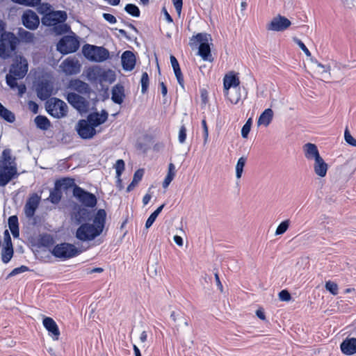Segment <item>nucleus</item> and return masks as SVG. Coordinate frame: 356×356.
Returning a JSON list of instances; mask_svg holds the SVG:
<instances>
[{"label": "nucleus", "instance_id": "50", "mask_svg": "<svg viewBox=\"0 0 356 356\" xmlns=\"http://www.w3.org/2000/svg\"><path fill=\"white\" fill-rule=\"evenodd\" d=\"M344 138L347 143L349 145L356 147V139H355L350 134L348 128L346 129L344 132Z\"/></svg>", "mask_w": 356, "mask_h": 356}, {"label": "nucleus", "instance_id": "4", "mask_svg": "<svg viewBox=\"0 0 356 356\" xmlns=\"http://www.w3.org/2000/svg\"><path fill=\"white\" fill-rule=\"evenodd\" d=\"M17 174V168L12 159L10 151L3 150L0 161V186H6Z\"/></svg>", "mask_w": 356, "mask_h": 356}, {"label": "nucleus", "instance_id": "46", "mask_svg": "<svg viewBox=\"0 0 356 356\" xmlns=\"http://www.w3.org/2000/svg\"><path fill=\"white\" fill-rule=\"evenodd\" d=\"M141 92L145 93L149 86V76L147 72H143L141 76Z\"/></svg>", "mask_w": 356, "mask_h": 356}, {"label": "nucleus", "instance_id": "40", "mask_svg": "<svg viewBox=\"0 0 356 356\" xmlns=\"http://www.w3.org/2000/svg\"><path fill=\"white\" fill-rule=\"evenodd\" d=\"M246 163V158L242 156L238 159L236 165V177L238 179H241L243 172V168Z\"/></svg>", "mask_w": 356, "mask_h": 356}, {"label": "nucleus", "instance_id": "38", "mask_svg": "<svg viewBox=\"0 0 356 356\" xmlns=\"http://www.w3.org/2000/svg\"><path fill=\"white\" fill-rule=\"evenodd\" d=\"M0 116L9 122H13L15 120V115L6 108L1 103H0Z\"/></svg>", "mask_w": 356, "mask_h": 356}, {"label": "nucleus", "instance_id": "44", "mask_svg": "<svg viewBox=\"0 0 356 356\" xmlns=\"http://www.w3.org/2000/svg\"><path fill=\"white\" fill-rule=\"evenodd\" d=\"M13 2L19 3L20 5L34 7L38 6L41 3V0H11Z\"/></svg>", "mask_w": 356, "mask_h": 356}, {"label": "nucleus", "instance_id": "24", "mask_svg": "<svg viewBox=\"0 0 356 356\" xmlns=\"http://www.w3.org/2000/svg\"><path fill=\"white\" fill-rule=\"evenodd\" d=\"M303 150L305 156L308 160L315 161L316 159L321 157L316 145L313 143H306L303 146Z\"/></svg>", "mask_w": 356, "mask_h": 356}, {"label": "nucleus", "instance_id": "27", "mask_svg": "<svg viewBox=\"0 0 356 356\" xmlns=\"http://www.w3.org/2000/svg\"><path fill=\"white\" fill-rule=\"evenodd\" d=\"M102 70V67L97 65L88 67L85 71L86 76L88 80L90 82L98 83L100 78Z\"/></svg>", "mask_w": 356, "mask_h": 356}, {"label": "nucleus", "instance_id": "59", "mask_svg": "<svg viewBox=\"0 0 356 356\" xmlns=\"http://www.w3.org/2000/svg\"><path fill=\"white\" fill-rule=\"evenodd\" d=\"M28 106H29V110L31 111L33 113H38V106L35 102H34L33 101H29Z\"/></svg>", "mask_w": 356, "mask_h": 356}, {"label": "nucleus", "instance_id": "22", "mask_svg": "<svg viewBox=\"0 0 356 356\" xmlns=\"http://www.w3.org/2000/svg\"><path fill=\"white\" fill-rule=\"evenodd\" d=\"M122 64L123 69L127 71L132 70L136 65V57L131 51H125L122 55Z\"/></svg>", "mask_w": 356, "mask_h": 356}, {"label": "nucleus", "instance_id": "53", "mask_svg": "<svg viewBox=\"0 0 356 356\" xmlns=\"http://www.w3.org/2000/svg\"><path fill=\"white\" fill-rule=\"evenodd\" d=\"M28 270H29L28 267H26L25 266H22L20 267L14 268L9 274V276H14L17 274L24 273V272L27 271Z\"/></svg>", "mask_w": 356, "mask_h": 356}, {"label": "nucleus", "instance_id": "8", "mask_svg": "<svg viewBox=\"0 0 356 356\" xmlns=\"http://www.w3.org/2000/svg\"><path fill=\"white\" fill-rule=\"evenodd\" d=\"M47 110L53 117L60 118L67 115V106L63 101L52 98L47 103Z\"/></svg>", "mask_w": 356, "mask_h": 356}, {"label": "nucleus", "instance_id": "25", "mask_svg": "<svg viewBox=\"0 0 356 356\" xmlns=\"http://www.w3.org/2000/svg\"><path fill=\"white\" fill-rule=\"evenodd\" d=\"M52 86L48 82H42L37 88V94L40 99L45 100L52 94Z\"/></svg>", "mask_w": 356, "mask_h": 356}, {"label": "nucleus", "instance_id": "9", "mask_svg": "<svg viewBox=\"0 0 356 356\" xmlns=\"http://www.w3.org/2000/svg\"><path fill=\"white\" fill-rule=\"evenodd\" d=\"M79 47V42L74 35L64 36L57 44V50L63 54L76 51Z\"/></svg>", "mask_w": 356, "mask_h": 356}, {"label": "nucleus", "instance_id": "13", "mask_svg": "<svg viewBox=\"0 0 356 356\" xmlns=\"http://www.w3.org/2000/svg\"><path fill=\"white\" fill-rule=\"evenodd\" d=\"M76 129L78 134L83 139H90L93 138L97 132L100 131L96 130L88 120H79Z\"/></svg>", "mask_w": 356, "mask_h": 356}, {"label": "nucleus", "instance_id": "2", "mask_svg": "<svg viewBox=\"0 0 356 356\" xmlns=\"http://www.w3.org/2000/svg\"><path fill=\"white\" fill-rule=\"evenodd\" d=\"M211 36L205 33H197L190 39V45L192 48L198 47L197 54L204 61L213 60L211 53Z\"/></svg>", "mask_w": 356, "mask_h": 356}, {"label": "nucleus", "instance_id": "28", "mask_svg": "<svg viewBox=\"0 0 356 356\" xmlns=\"http://www.w3.org/2000/svg\"><path fill=\"white\" fill-rule=\"evenodd\" d=\"M124 87L120 84L115 85L112 89V100L118 104L123 102L124 98Z\"/></svg>", "mask_w": 356, "mask_h": 356}, {"label": "nucleus", "instance_id": "20", "mask_svg": "<svg viewBox=\"0 0 356 356\" xmlns=\"http://www.w3.org/2000/svg\"><path fill=\"white\" fill-rule=\"evenodd\" d=\"M40 203V197L34 194L29 197L24 207V213L26 217L31 218L34 214Z\"/></svg>", "mask_w": 356, "mask_h": 356}, {"label": "nucleus", "instance_id": "47", "mask_svg": "<svg viewBox=\"0 0 356 356\" xmlns=\"http://www.w3.org/2000/svg\"><path fill=\"white\" fill-rule=\"evenodd\" d=\"M325 289L330 291L332 295L338 294V286L332 281H327L325 283Z\"/></svg>", "mask_w": 356, "mask_h": 356}, {"label": "nucleus", "instance_id": "16", "mask_svg": "<svg viewBox=\"0 0 356 356\" xmlns=\"http://www.w3.org/2000/svg\"><path fill=\"white\" fill-rule=\"evenodd\" d=\"M67 99L68 102L79 111H83L87 108V101L83 97L74 92L67 94Z\"/></svg>", "mask_w": 356, "mask_h": 356}, {"label": "nucleus", "instance_id": "45", "mask_svg": "<svg viewBox=\"0 0 356 356\" xmlns=\"http://www.w3.org/2000/svg\"><path fill=\"white\" fill-rule=\"evenodd\" d=\"M115 169L116 172V177L118 179V181H120L122 173L124 170V161L122 159H118L115 164Z\"/></svg>", "mask_w": 356, "mask_h": 356}, {"label": "nucleus", "instance_id": "48", "mask_svg": "<svg viewBox=\"0 0 356 356\" xmlns=\"http://www.w3.org/2000/svg\"><path fill=\"white\" fill-rule=\"evenodd\" d=\"M289 221L288 220L282 222L275 231V235H281L284 234L288 229Z\"/></svg>", "mask_w": 356, "mask_h": 356}, {"label": "nucleus", "instance_id": "35", "mask_svg": "<svg viewBox=\"0 0 356 356\" xmlns=\"http://www.w3.org/2000/svg\"><path fill=\"white\" fill-rule=\"evenodd\" d=\"M8 226L14 237H18V219L16 216H12L8 218Z\"/></svg>", "mask_w": 356, "mask_h": 356}, {"label": "nucleus", "instance_id": "37", "mask_svg": "<svg viewBox=\"0 0 356 356\" xmlns=\"http://www.w3.org/2000/svg\"><path fill=\"white\" fill-rule=\"evenodd\" d=\"M170 318L177 323L176 327L180 326L181 323H183L186 326L188 325V321L179 312H172L170 314Z\"/></svg>", "mask_w": 356, "mask_h": 356}, {"label": "nucleus", "instance_id": "43", "mask_svg": "<svg viewBox=\"0 0 356 356\" xmlns=\"http://www.w3.org/2000/svg\"><path fill=\"white\" fill-rule=\"evenodd\" d=\"M124 10L127 13H128L129 15H132L135 17H138L140 16V10L139 8L134 4L129 3L127 4Z\"/></svg>", "mask_w": 356, "mask_h": 356}, {"label": "nucleus", "instance_id": "31", "mask_svg": "<svg viewBox=\"0 0 356 356\" xmlns=\"http://www.w3.org/2000/svg\"><path fill=\"white\" fill-rule=\"evenodd\" d=\"M273 118V111L271 108H266L259 116L257 124L267 127L270 124Z\"/></svg>", "mask_w": 356, "mask_h": 356}, {"label": "nucleus", "instance_id": "21", "mask_svg": "<svg viewBox=\"0 0 356 356\" xmlns=\"http://www.w3.org/2000/svg\"><path fill=\"white\" fill-rule=\"evenodd\" d=\"M341 352L346 355L356 353V338H346L340 345Z\"/></svg>", "mask_w": 356, "mask_h": 356}, {"label": "nucleus", "instance_id": "33", "mask_svg": "<svg viewBox=\"0 0 356 356\" xmlns=\"http://www.w3.org/2000/svg\"><path fill=\"white\" fill-rule=\"evenodd\" d=\"M13 255V248L12 243H4L1 250V260L3 263H8Z\"/></svg>", "mask_w": 356, "mask_h": 356}, {"label": "nucleus", "instance_id": "11", "mask_svg": "<svg viewBox=\"0 0 356 356\" xmlns=\"http://www.w3.org/2000/svg\"><path fill=\"white\" fill-rule=\"evenodd\" d=\"M73 195L85 207L92 208L97 204L96 196L79 186L74 187Z\"/></svg>", "mask_w": 356, "mask_h": 356}, {"label": "nucleus", "instance_id": "62", "mask_svg": "<svg viewBox=\"0 0 356 356\" xmlns=\"http://www.w3.org/2000/svg\"><path fill=\"white\" fill-rule=\"evenodd\" d=\"M163 13V15L165 16V20L168 22V23H172L173 22L172 20V18L171 17V16L170 15V14L168 13V12L167 11V10L165 9V8H163V10H162Z\"/></svg>", "mask_w": 356, "mask_h": 356}, {"label": "nucleus", "instance_id": "57", "mask_svg": "<svg viewBox=\"0 0 356 356\" xmlns=\"http://www.w3.org/2000/svg\"><path fill=\"white\" fill-rule=\"evenodd\" d=\"M170 63L173 68L174 72L181 70L179 63L174 56H170Z\"/></svg>", "mask_w": 356, "mask_h": 356}, {"label": "nucleus", "instance_id": "19", "mask_svg": "<svg viewBox=\"0 0 356 356\" xmlns=\"http://www.w3.org/2000/svg\"><path fill=\"white\" fill-rule=\"evenodd\" d=\"M108 114L105 110H102L100 113L92 112L90 113L87 119L88 122L95 127H97L104 124L108 119Z\"/></svg>", "mask_w": 356, "mask_h": 356}, {"label": "nucleus", "instance_id": "14", "mask_svg": "<svg viewBox=\"0 0 356 356\" xmlns=\"http://www.w3.org/2000/svg\"><path fill=\"white\" fill-rule=\"evenodd\" d=\"M23 25L30 30H35L40 24L38 15L31 10H26L22 16Z\"/></svg>", "mask_w": 356, "mask_h": 356}, {"label": "nucleus", "instance_id": "32", "mask_svg": "<svg viewBox=\"0 0 356 356\" xmlns=\"http://www.w3.org/2000/svg\"><path fill=\"white\" fill-rule=\"evenodd\" d=\"M115 80V73L111 70H106L102 68L100 78L99 80V83H112Z\"/></svg>", "mask_w": 356, "mask_h": 356}, {"label": "nucleus", "instance_id": "5", "mask_svg": "<svg viewBox=\"0 0 356 356\" xmlns=\"http://www.w3.org/2000/svg\"><path fill=\"white\" fill-rule=\"evenodd\" d=\"M67 19V14L65 11H53L46 14L42 18V23L48 26H54L55 31L61 34L67 31V26L63 23Z\"/></svg>", "mask_w": 356, "mask_h": 356}, {"label": "nucleus", "instance_id": "15", "mask_svg": "<svg viewBox=\"0 0 356 356\" xmlns=\"http://www.w3.org/2000/svg\"><path fill=\"white\" fill-rule=\"evenodd\" d=\"M291 24V22L286 17L277 15L271 20L267 29L274 31H283L288 29Z\"/></svg>", "mask_w": 356, "mask_h": 356}, {"label": "nucleus", "instance_id": "12", "mask_svg": "<svg viewBox=\"0 0 356 356\" xmlns=\"http://www.w3.org/2000/svg\"><path fill=\"white\" fill-rule=\"evenodd\" d=\"M81 64L74 56H70L64 60L60 65L62 72L66 75L76 74L81 71Z\"/></svg>", "mask_w": 356, "mask_h": 356}, {"label": "nucleus", "instance_id": "41", "mask_svg": "<svg viewBox=\"0 0 356 356\" xmlns=\"http://www.w3.org/2000/svg\"><path fill=\"white\" fill-rule=\"evenodd\" d=\"M62 197L61 192L60 189L55 186V189L50 192L49 197H48V200L53 204H57L59 202Z\"/></svg>", "mask_w": 356, "mask_h": 356}, {"label": "nucleus", "instance_id": "52", "mask_svg": "<svg viewBox=\"0 0 356 356\" xmlns=\"http://www.w3.org/2000/svg\"><path fill=\"white\" fill-rule=\"evenodd\" d=\"M315 63L316 64L317 67L319 68L318 72L322 74H330V67L329 65H324L318 61H315Z\"/></svg>", "mask_w": 356, "mask_h": 356}, {"label": "nucleus", "instance_id": "39", "mask_svg": "<svg viewBox=\"0 0 356 356\" xmlns=\"http://www.w3.org/2000/svg\"><path fill=\"white\" fill-rule=\"evenodd\" d=\"M35 122L37 127L41 129L47 130L50 127L49 120L42 115H38L35 118Z\"/></svg>", "mask_w": 356, "mask_h": 356}, {"label": "nucleus", "instance_id": "1", "mask_svg": "<svg viewBox=\"0 0 356 356\" xmlns=\"http://www.w3.org/2000/svg\"><path fill=\"white\" fill-rule=\"evenodd\" d=\"M106 213L104 209H99L95 215L93 223H83L76 230V237L81 241L95 239L103 232Z\"/></svg>", "mask_w": 356, "mask_h": 356}, {"label": "nucleus", "instance_id": "30", "mask_svg": "<svg viewBox=\"0 0 356 356\" xmlns=\"http://www.w3.org/2000/svg\"><path fill=\"white\" fill-rule=\"evenodd\" d=\"M69 88L81 93H87L90 90L88 85L79 79L71 80Z\"/></svg>", "mask_w": 356, "mask_h": 356}, {"label": "nucleus", "instance_id": "7", "mask_svg": "<svg viewBox=\"0 0 356 356\" xmlns=\"http://www.w3.org/2000/svg\"><path fill=\"white\" fill-rule=\"evenodd\" d=\"M81 252L74 245L63 243L54 248L52 254L62 260H66L79 255Z\"/></svg>", "mask_w": 356, "mask_h": 356}, {"label": "nucleus", "instance_id": "3", "mask_svg": "<svg viewBox=\"0 0 356 356\" xmlns=\"http://www.w3.org/2000/svg\"><path fill=\"white\" fill-rule=\"evenodd\" d=\"M28 72L27 60L19 56H17L10 68L9 74L6 76V83L11 88H15L17 81L25 76Z\"/></svg>", "mask_w": 356, "mask_h": 356}, {"label": "nucleus", "instance_id": "58", "mask_svg": "<svg viewBox=\"0 0 356 356\" xmlns=\"http://www.w3.org/2000/svg\"><path fill=\"white\" fill-rule=\"evenodd\" d=\"M103 17L106 21H107L110 24H115L117 22L115 17L109 13H104Z\"/></svg>", "mask_w": 356, "mask_h": 356}, {"label": "nucleus", "instance_id": "63", "mask_svg": "<svg viewBox=\"0 0 356 356\" xmlns=\"http://www.w3.org/2000/svg\"><path fill=\"white\" fill-rule=\"evenodd\" d=\"M156 218H154L152 216L150 215L146 221L145 227L147 229L149 228L154 222Z\"/></svg>", "mask_w": 356, "mask_h": 356}, {"label": "nucleus", "instance_id": "49", "mask_svg": "<svg viewBox=\"0 0 356 356\" xmlns=\"http://www.w3.org/2000/svg\"><path fill=\"white\" fill-rule=\"evenodd\" d=\"M293 40L303 51V52L305 54V55L307 57L311 56V52L307 49V47L305 46V44L300 39H298L297 38H293Z\"/></svg>", "mask_w": 356, "mask_h": 356}, {"label": "nucleus", "instance_id": "34", "mask_svg": "<svg viewBox=\"0 0 356 356\" xmlns=\"http://www.w3.org/2000/svg\"><path fill=\"white\" fill-rule=\"evenodd\" d=\"M175 166L173 163H170L168 165V172L165 177V179L163 182V187L164 188H166L168 187L171 181L173 180L175 176Z\"/></svg>", "mask_w": 356, "mask_h": 356}, {"label": "nucleus", "instance_id": "26", "mask_svg": "<svg viewBox=\"0 0 356 356\" xmlns=\"http://www.w3.org/2000/svg\"><path fill=\"white\" fill-rule=\"evenodd\" d=\"M328 165L322 157H320L314 161V171L317 176L320 177H325Z\"/></svg>", "mask_w": 356, "mask_h": 356}, {"label": "nucleus", "instance_id": "61", "mask_svg": "<svg viewBox=\"0 0 356 356\" xmlns=\"http://www.w3.org/2000/svg\"><path fill=\"white\" fill-rule=\"evenodd\" d=\"M250 125H243L241 129V136L243 138H246L250 131Z\"/></svg>", "mask_w": 356, "mask_h": 356}, {"label": "nucleus", "instance_id": "55", "mask_svg": "<svg viewBox=\"0 0 356 356\" xmlns=\"http://www.w3.org/2000/svg\"><path fill=\"white\" fill-rule=\"evenodd\" d=\"M172 3L178 15H180L182 9L183 0H172Z\"/></svg>", "mask_w": 356, "mask_h": 356}, {"label": "nucleus", "instance_id": "51", "mask_svg": "<svg viewBox=\"0 0 356 356\" xmlns=\"http://www.w3.org/2000/svg\"><path fill=\"white\" fill-rule=\"evenodd\" d=\"M186 128L184 125H181L178 134V140L179 143L183 144L186 139Z\"/></svg>", "mask_w": 356, "mask_h": 356}, {"label": "nucleus", "instance_id": "60", "mask_svg": "<svg viewBox=\"0 0 356 356\" xmlns=\"http://www.w3.org/2000/svg\"><path fill=\"white\" fill-rule=\"evenodd\" d=\"M175 74L176 76L179 84L181 86L182 88H184V78L181 70L175 72Z\"/></svg>", "mask_w": 356, "mask_h": 356}, {"label": "nucleus", "instance_id": "36", "mask_svg": "<svg viewBox=\"0 0 356 356\" xmlns=\"http://www.w3.org/2000/svg\"><path fill=\"white\" fill-rule=\"evenodd\" d=\"M18 36L22 41L29 43L33 42L35 38L33 33L22 28L18 31Z\"/></svg>", "mask_w": 356, "mask_h": 356}, {"label": "nucleus", "instance_id": "10", "mask_svg": "<svg viewBox=\"0 0 356 356\" xmlns=\"http://www.w3.org/2000/svg\"><path fill=\"white\" fill-rule=\"evenodd\" d=\"M16 38L14 34L8 33L2 35L0 44V57L6 58L15 49Z\"/></svg>", "mask_w": 356, "mask_h": 356}, {"label": "nucleus", "instance_id": "17", "mask_svg": "<svg viewBox=\"0 0 356 356\" xmlns=\"http://www.w3.org/2000/svg\"><path fill=\"white\" fill-rule=\"evenodd\" d=\"M92 217V212L88 209L76 207L72 214V220L76 224L86 222Z\"/></svg>", "mask_w": 356, "mask_h": 356}, {"label": "nucleus", "instance_id": "18", "mask_svg": "<svg viewBox=\"0 0 356 356\" xmlns=\"http://www.w3.org/2000/svg\"><path fill=\"white\" fill-rule=\"evenodd\" d=\"M42 324L54 340H58L60 334L58 326L51 317H44Z\"/></svg>", "mask_w": 356, "mask_h": 356}, {"label": "nucleus", "instance_id": "42", "mask_svg": "<svg viewBox=\"0 0 356 356\" xmlns=\"http://www.w3.org/2000/svg\"><path fill=\"white\" fill-rule=\"evenodd\" d=\"M74 184V181L73 179L70 178H64L60 180H58L56 182V187L63 188L65 189L72 187Z\"/></svg>", "mask_w": 356, "mask_h": 356}, {"label": "nucleus", "instance_id": "56", "mask_svg": "<svg viewBox=\"0 0 356 356\" xmlns=\"http://www.w3.org/2000/svg\"><path fill=\"white\" fill-rule=\"evenodd\" d=\"M279 298L282 301H289L291 299V295L286 290H282L279 293Z\"/></svg>", "mask_w": 356, "mask_h": 356}, {"label": "nucleus", "instance_id": "6", "mask_svg": "<svg viewBox=\"0 0 356 356\" xmlns=\"http://www.w3.org/2000/svg\"><path fill=\"white\" fill-rule=\"evenodd\" d=\"M82 52L88 60L93 62L101 63L109 57V52L106 49L91 44H85L83 47Z\"/></svg>", "mask_w": 356, "mask_h": 356}, {"label": "nucleus", "instance_id": "54", "mask_svg": "<svg viewBox=\"0 0 356 356\" xmlns=\"http://www.w3.org/2000/svg\"><path fill=\"white\" fill-rule=\"evenodd\" d=\"M144 171L142 169L136 170L134 175L133 181L134 183H139L143 178Z\"/></svg>", "mask_w": 356, "mask_h": 356}, {"label": "nucleus", "instance_id": "29", "mask_svg": "<svg viewBox=\"0 0 356 356\" xmlns=\"http://www.w3.org/2000/svg\"><path fill=\"white\" fill-rule=\"evenodd\" d=\"M227 99L233 104H238L241 99V91L240 87H234L232 90L224 92Z\"/></svg>", "mask_w": 356, "mask_h": 356}, {"label": "nucleus", "instance_id": "23", "mask_svg": "<svg viewBox=\"0 0 356 356\" xmlns=\"http://www.w3.org/2000/svg\"><path fill=\"white\" fill-rule=\"evenodd\" d=\"M239 79L236 74L232 72L226 74L223 79L224 92L234 87H239Z\"/></svg>", "mask_w": 356, "mask_h": 356}, {"label": "nucleus", "instance_id": "64", "mask_svg": "<svg viewBox=\"0 0 356 356\" xmlns=\"http://www.w3.org/2000/svg\"><path fill=\"white\" fill-rule=\"evenodd\" d=\"M174 241L176 243V244L180 247L183 245V239L179 236H174Z\"/></svg>", "mask_w": 356, "mask_h": 356}]
</instances>
